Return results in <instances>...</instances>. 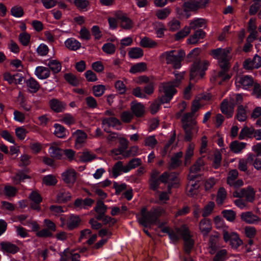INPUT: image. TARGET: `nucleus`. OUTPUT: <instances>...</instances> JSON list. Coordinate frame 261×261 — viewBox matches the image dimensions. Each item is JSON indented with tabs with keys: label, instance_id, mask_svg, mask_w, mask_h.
Masks as SVG:
<instances>
[{
	"label": "nucleus",
	"instance_id": "obj_19",
	"mask_svg": "<svg viewBox=\"0 0 261 261\" xmlns=\"http://www.w3.org/2000/svg\"><path fill=\"white\" fill-rule=\"evenodd\" d=\"M29 198L31 201V207L35 210H40L39 203L42 201V198L40 194L36 191H33L30 195Z\"/></svg>",
	"mask_w": 261,
	"mask_h": 261
},
{
	"label": "nucleus",
	"instance_id": "obj_59",
	"mask_svg": "<svg viewBox=\"0 0 261 261\" xmlns=\"http://www.w3.org/2000/svg\"><path fill=\"white\" fill-rule=\"evenodd\" d=\"M30 177L21 172H18L15 175L12 177V179L15 184H18L23 181L25 179L29 178Z\"/></svg>",
	"mask_w": 261,
	"mask_h": 261
},
{
	"label": "nucleus",
	"instance_id": "obj_40",
	"mask_svg": "<svg viewBox=\"0 0 261 261\" xmlns=\"http://www.w3.org/2000/svg\"><path fill=\"white\" fill-rule=\"evenodd\" d=\"M254 133V129L252 127H244L241 130L239 138L243 140L245 138H251Z\"/></svg>",
	"mask_w": 261,
	"mask_h": 261
},
{
	"label": "nucleus",
	"instance_id": "obj_27",
	"mask_svg": "<svg viewBox=\"0 0 261 261\" xmlns=\"http://www.w3.org/2000/svg\"><path fill=\"white\" fill-rule=\"evenodd\" d=\"M71 194L64 189H61L57 195V201L59 203H65L70 200Z\"/></svg>",
	"mask_w": 261,
	"mask_h": 261
},
{
	"label": "nucleus",
	"instance_id": "obj_51",
	"mask_svg": "<svg viewBox=\"0 0 261 261\" xmlns=\"http://www.w3.org/2000/svg\"><path fill=\"white\" fill-rule=\"evenodd\" d=\"M236 117L239 121L242 122L246 120L247 118L246 111L243 106H239Z\"/></svg>",
	"mask_w": 261,
	"mask_h": 261
},
{
	"label": "nucleus",
	"instance_id": "obj_13",
	"mask_svg": "<svg viewBox=\"0 0 261 261\" xmlns=\"http://www.w3.org/2000/svg\"><path fill=\"white\" fill-rule=\"evenodd\" d=\"M243 67L247 70L259 68L261 67V57L256 54L252 59L249 58L245 60Z\"/></svg>",
	"mask_w": 261,
	"mask_h": 261
},
{
	"label": "nucleus",
	"instance_id": "obj_44",
	"mask_svg": "<svg viewBox=\"0 0 261 261\" xmlns=\"http://www.w3.org/2000/svg\"><path fill=\"white\" fill-rule=\"evenodd\" d=\"M190 179V184L188 186V194L191 196H194L195 195L197 194L198 192V189L199 188V185L196 182L193 181V179L191 180Z\"/></svg>",
	"mask_w": 261,
	"mask_h": 261
},
{
	"label": "nucleus",
	"instance_id": "obj_9",
	"mask_svg": "<svg viewBox=\"0 0 261 261\" xmlns=\"http://www.w3.org/2000/svg\"><path fill=\"white\" fill-rule=\"evenodd\" d=\"M114 16L119 21L121 28L125 30H131L134 27V22L126 14L122 11H118L115 12Z\"/></svg>",
	"mask_w": 261,
	"mask_h": 261
},
{
	"label": "nucleus",
	"instance_id": "obj_60",
	"mask_svg": "<svg viewBox=\"0 0 261 261\" xmlns=\"http://www.w3.org/2000/svg\"><path fill=\"white\" fill-rule=\"evenodd\" d=\"M43 183L47 186H53L57 184V179L53 175L49 174L45 176L43 178Z\"/></svg>",
	"mask_w": 261,
	"mask_h": 261
},
{
	"label": "nucleus",
	"instance_id": "obj_57",
	"mask_svg": "<svg viewBox=\"0 0 261 261\" xmlns=\"http://www.w3.org/2000/svg\"><path fill=\"white\" fill-rule=\"evenodd\" d=\"M54 134L58 138H63L65 136V128L59 124H55Z\"/></svg>",
	"mask_w": 261,
	"mask_h": 261
},
{
	"label": "nucleus",
	"instance_id": "obj_32",
	"mask_svg": "<svg viewBox=\"0 0 261 261\" xmlns=\"http://www.w3.org/2000/svg\"><path fill=\"white\" fill-rule=\"evenodd\" d=\"M246 143L234 141L230 144L229 147L232 152L236 153H239L246 147Z\"/></svg>",
	"mask_w": 261,
	"mask_h": 261
},
{
	"label": "nucleus",
	"instance_id": "obj_18",
	"mask_svg": "<svg viewBox=\"0 0 261 261\" xmlns=\"http://www.w3.org/2000/svg\"><path fill=\"white\" fill-rule=\"evenodd\" d=\"M75 138V145L76 148H80L85 142L87 138V134L83 130L78 129L73 134Z\"/></svg>",
	"mask_w": 261,
	"mask_h": 261
},
{
	"label": "nucleus",
	"instance_id": "obj_6",
	"mask_svg": "<svg viewBox=\"0 0 261 261\" xmlns=\"http://www.w3.org/2000/svg\"><path fill=\"white\" fill-rule=\"evenodd\" d=\"M175 50L165 51L160 55V59L166 64L172 65L175 69H179L181 67V61L185 54L181 50L178 55H175Z\"/></svg>",
	"mask_w": 261,
	"mask_h": 261
},
{
	"label": "nucleus",
	"instance_id": "obj_49",
	"mask_svg": "<svg viewBox=\"0 0 261 261\" xmlns=\"http://www.w3.org/2000/svg\"><path fill=\"white\" fill-rule=\"evenodd\" d=\"M95 158L96 155L88 151H84L80 156V160L83 162H91Z\"/></svg>",
	"mask_w": 261,
	"mask_h": 261
},
{
	"label": "nucleus",
	"instance_id": "obj_2",
	"mask_svg": "<svg viewBox=\"0 0 261 261\" xmlns=\"http://www.w3.org/2000/svg\"><path fill=\"white\" fill-rule=\"evenodd\" d=\"M201 104L199 100H195L192 103L191 112L185 114L182 119V127L185 130V139L187 141H190L194 136V133H197L199 127L197 121L193 118L194 115L200 108Z\"/></svg>",
	"mask_w": 261,
	"mask_h": 261
},
{
	"label": "nucleus",
	"instance_id": "obj_16",
	"mask_svg": "<svg viewBox=\"0 0 261 261\" xmlns=\"http://www.w3.org/2000/svg\"><path fill=\"white\" fill-rule=\"evenodd\" d=\"M241 220L248 224H256L260 221V218L251 212H243L241 215Z\"/></svg>",
	"mask_w": 261,
	"mask_h": 261
},
{
	"label": "nucleus",
	"instance_id": "obj_28",
	"mask_svg": "<svg viewBox=\"0 0 261 261\" xmlns=\"http://www.w3.org/2000/svg\"><path fill=\"white\" fill-rule=\"evenodd\" d=\"M204 165V162L201 158L198 159L193 166L191 168L190 174L189 177L192 179L195 178L194 173H197L202 170Z\"/></svg>",
	"mask_w": 261,
	"mask_h": 261
},
{
	"label": "nucleus",
	"instance_id": "obj_45",
	"mask_svg": "<svg viewBox=\"0 0 261 261\" xmlns=\"http://www.w3.org/2000/svg\"><path fill=\"white\" fill-rule=\"evenodd\" d=\"M11 14L14 17L20 18L24 15L23 8L18 5L12 7L10 10Z\"/></svg>",
	"mask_w": 261,
	"mask_h": 261
},
{
	"label": "nucleus",
	"instance_id": "obj_10",
	"mask_svg": "<svg viewBox=\"0 0 261 261\" xmlns=\"http://www.w3.org/2000/svg\"><path fill=\"white\" fill-rule=\"evenodd\" d=\"M255 192L251 187L238 190L233 192V196L237 198H245L248 202H252L254 199Z\"/></svg>",
	"mask_w": 261,
	"mask_h": 261
},
{
	"label": "nucleus",
	"instance_id": "obj_26",
	"mask_svg": "<svg viewBox=\"0 0 261 261\" xmlns=\"http://www.w3.org/2000/svg\"><path fill=\"white\" fill-rule=\"evenodd\" d=\"M199 227L200 231L204 236H206L212 229V224L208 219H203L199 223Z\"/></svg>",
	"mask_w": 261,
	"mask_h": 261
},
{
	"label": "nucleus",
	"instance_id": "obj_33",
	"mask_svg": "<svg viewBox=\"0 0 261 261\" xmlns=\"http://www.w3.org/2000/svg\"><path fill=\"white\" fill-rule=\"evenodd\" d=\"M73 4L78 10L82 11H87L90 6L89 0H74Z\"/></svg>",
	"mask_w": 261,
	"mask_h": 261
},
{
	"label": "nucleus",
	"instance_id": "obj_29",
	"mask_svg": "<svg viewBox=\"0 0 261 261\" xmlns=\"http://www.w3.org/2000/svg\"><path fill=\"white\" fill-rule=\"evenodd\" d=\"M25 83L28 91L31 93H36L40 88L38 82L33 77L27 80Z\"/></svg>",
	"mask_w": 261,
	"mask_h": 261
},
{
	"label": "nucleus",
	"instance_id": "obj_53",
	"mask_svg": "<svg viewBox=\"0 0 261 261\" xmlns=\"http://www.w3.org/2000/svg\"><path fill=\"white\" fill-rule=\"evenodd\" d=\"M158 144V141L154 136H150L144 140V145L151 149L153 148Z\"/></svg>",
	"mask_w": 261,
	"mask_h": 261
},
{
	"label": "nucleus",
	"instance_id": "obj_56",
	"mask_svg": "<svg viewBox=\"0 0 261 261\" xmlns=\"http://www.w3.org/2000/svg\"><path fill=\"white\" fill-rule=\"evenodd\" d=\"M102 50L108 55H113L115 53L116 46L112 43H107L103 45Z\"/></svg>",
	"mask_w": 261,
	"mask_h": 261
},
{
	"label": "nucleus",
	"instance_id": "obj_23",
	"mask_svg": "<svg viewBox=\"0 0 261 261\" xmlns=\"http://www.w3.org/2000/svg\"><path fill=\"white\" fill-rule=\"evenodd\" d=\"M50 107L54 111L59 113L63 111L66 108V104L57 99H53L49 101Z\"/></svg>",
	"mask_w": 261,
	"mask_h": 261
},
{
	"label": "nucleus",
	"instance_id": "obj_11",
	"mask_svg": "<svg viewBox=\"0 0 261 261\" xmlns=\"http://www.w3.org/2000/svg\"><path fill=\"white\" fill-rule=\"evenodd\" d=\"M223 238L226 242L229 241L231 247L235 249L238 248L243 243L236 232H229L225 229L223 230Z\"/></svg>",
	"mask_w": 261,
	"mask_h": 261
},
{
	"label": "nucleus",
	"instance_id": "obj_50",
	"mask_svg": "<svg viewBox=\"0 0 261 261\" xmlns=\"http://www.w3.org/2000/svg\"><path fill=\"white\" fill-rule=\"evenodd\" d=\"M191 32L190 28L186 26L182 30L178 32L175 35V39L179 40L188 36Z\"/></svg>",
	"mask_w": 261,
	"mask_h": 261
},
{
	"label": "nucleus",
	"instance_id": "obj_5",
	"mask_svg": "<svg viewBox=\"0 0 261 261\" xmlns=\"http://www.w3.org/2000/svg\"><path fill=\"white\" fill-rule=\"evenodd\" d=\"M180 236L182 237L185 242V249L187 253H189L194 244V241L191 238L189 230L185 226H183L181 228H176L175 230H172L169 232V237L173 243H176L180 239Z\"/></svg>",
	"mask_w": 261,
	"mask_h": 261
},
{
	"label": "nucleus",
	"instance_id": "obj_25",
	"mask_svg": "<svg viewBox=\"0 0 261 261\" xmlns=\"http://www.w3.org/2000/svg\"><path fill=\"white\" fill-rule=\"evenodd\" d=\"M94 210L97 213L96 219L99 220H101L107 211V206L102 201L98 200L96 203Z\"/></svg>",
	"mask_w": 261,
	"mask_h": 261
},
{
	"label": "nucleus",
	"instance_id": "obj_31",
	"mask_svg": "<svg viewBox=\"0 0 261 261\" xmlns=\"http://www.w3.org/2000/svg\"><path fill=\"white\" fill-rule=\"evenodd\" d=\"M66 47L71 50H76L81 48V43L73 38L67 39L65 41Z\"/></svg>",
	"mask_w": 261,
	"mask_h": 261
},
{
	"label": "nucleus",
	"instance_id": "obj_39",
	"mask_svg": "<svg viewBox=\"0 0 261 261\" xmlns=\"http://www.w3.org/2000/svg\"><path fill=\"white\" fill-rule=\"evenodd\" d=\"M140 45L145 48H154L157 46V43L152 39L148 38H143L140 42Z\"/></svg>",
	"mask_w": 261,
	"mask_h": 261
},
{
	"label": "nucleus",
	"instance_id": "obj_52",
	"mask_svg": "<svg viewBox=\"0 0 261 261\" xmlns=\"http://www.w3.org/2000/svg\"><path fill=\"white\" fill-rule=\"evenodd\" d=\"M170 13V9L167 7L156 11L155 15L159 19H165L169 15Z\"/></svg>",
	"mask_w": 261,
	"mask_h": 261
},
{
	"label": "nucleus",
	"instance_id": "obj_1",
	"mask_svg": "<svg viewBox=\"0 0 261 261\" xmlns=\"http://www.w3.org/2000/svg\"><path fill=\"white\" fill-rule=\"evenodd\" d=\"M175 80L172 82L162 84L159 87L160 98L159 102L155 101L150 107L152 114L156 113L160 109L161 103H168L170 101L173 96L176 93L175 87L179 85L183 75L181 73H174Z\"/></svg>",
	"mask_w": 261,
	"mask_h": 261
},
{
	"label": "nucleus",
	"instance_id": "obj_48",
	"mask_svg": "<svg viewBox=\"0 0 261 261\" xmlns=\"http://www.w3.org/2000/svg\"><path fill=\"white\" fill-rule=\"evenodd\" d=\"M167 27L169 31L175 32L180 28V22L176 18H173L167 23Z\"/></svg>",
	"mask_w": 261,
	"mask_h": 261
},
{
	"label": "nucleus",
	"instance_id": "obj_35",
	"mask_svg": "<svg viewBox=\"0 0 261 261\" xmlns=\"http://www.w3.org/2000/svg\"><path fill=\"white\" fill-rule=\"evenodd\" d=\"M49 153L52 158L60 159L63 154V151L55 144H52L48 149Z\"/></svg>",
	"mask_w": 261,
	"mask_h": 261
},
{
	"label": "nucleus",
	"instance_id": "obj_46",
	"mask_svg": "<svg viewBox=\"0 0 261 261\" xmlns=\"http://www.w3.org/2000/svg\"><path fill=\"white\" fill-rule=\"evenodd\" d=\"M102 124L103 125L115 127L120 124V121L115 117L104 118L102 120Z\"/></svg>",
	"mask_w": 261,
	"mask_h": 261
},
{
	"label": "nucleus",
	"instance_id": "obj_15",
	"mask_svg": "<svg viewBox=\"0 0 261 261\" xmlns=\"http://www.w3.org/2000/svg\"><path fill=\"white\" fill-rule=\"evenodd\" d=\"M0 246L2 251L11 254H15L19 250L16 245L8 241L2 242Z\"/></svg>",
	"mask_w": 261,
	"mask_h": 261
},
{
	"label": "nucleus",
	"instance_id": "obj_38",
	"mask_svg": "<svg viewBox=\"0 0 261 261\" xmlns=\"http://www.w3.org/2000/svg\"><path fill=\"white\" fill-rule=\"evenodd\" d=\"M80 218L77 216L71 215L67 221V225L69 229H72L78 226L80 222Z\"/></svg>",
	"mask_w": 261,
	"mask_h": 261
},
{
	"label": "nucleus",
	"instance_id": "obj_37",
	"mask_svg": "<svg viewBox=\"0 0 261 261\" xmlns=\"http://www.w3.org/2000/svg\"><path fill=\"white\" fill-rule=\"evenodd\" d=\"M47 66L54 73L59 72L62 68L61 64L59 61L57 60H51L47 63Z\"/></svg>",
	"mask_w": 261,
	"mask_h": 261
},
{
	"label": "nucleus",
	"instance_id": "obj_41",
	"mask_svg": "<svg viewBox=\"0 0 261 261\" xmlns=\"http://www.w3.org/2000/svg\"><path fill=\"white\" fill-rule=\"evenodd\" d=\"M131 109L137 116H141L144 112V107L141 103H132Z\"/></svg>",
	"mask_w": 261,
	"mask_h": 261
},
{
	"label": "nucleus",
	"instance_id": "obj_42",
	"mask_svg": "<svg viewBox=\"0 0 261 261\" xmlns=\"http://www.w3.org/2000/svg\"><path fill=\"white\" fill-rule=\"evenodd\" d=\"M128 56L132 59H137L143 56V51L140 47H133L128 51Z\"/></svg>",
	"mask_w": 261,
	"mask_h": 261
},
{
	"label": "nucleus",
	"instance_id": "obj_22",
	"mask_svg": "<svg viewBox=\"0 0 261 261\" xmlns=\"http://www.w3.org/2000/svg\"><path fill=\"white\" fill-rule=\"evenodd\" d=\"M62 178L66 183L73 185L76 180V172L73 169H69L62 173Z\"/></svg>",
	"mask_w": 261,
	"mask_h": 261
},
{
	"label": "nucleus",
	"instance_id": "obj_47",
	"mask_svg": "<svg viewBox=\"0 0 261 261\" xmlns=\"http://www.w3.org/2000/svg\"><path fill=\"white\" fill-rule=\"evenodd\" d=\"M195 148V144L190 143L187 149L185 155V164H188L190 163L191 158L194 155V150Z\"/></svg>",
	"mask_w": 261,
	"mask_h": 261
},
{
	"label": "nucleus",
	"instance_id": "obj_62",
	"mask_svg": "<svg viewBox=\"0 0 261 261\" xmlns=\"http://www.w3.org/2000/svg\"><path fill=\"white\" fill-rule=\"evenodd\" d=\"M65 79L70 84L77 86L79 84V81L77 77L71 73H66L64 75Z\"/></svg>",
	"mask_w": 261,
	"mask_h": 261
},
{
	"label": "nucleus",
	"instance_id": "obj_54",
	"mask_svg": "<svg viewBox=\"0 0 261 261\" xmlns=\"http://www.w3.org/2000/svg\"><path fill=\"white\" fill-rule=\"evenodd\" d=\"M31 36L26 32L19 35V40L23 46H28L30 42Z\"/></svg>",
	"mask_w": 261,
	"mask_h": 261
},
{
	"label": "nucleus",
	"instance_id": "obj_58",
	"mask_svg": "<svg viewBox=\"0 0 261 261\" xmlns=\"http://www.w3.org/2000/svg\"><path fill=\"white\" fill-rule=\"evenodd\" d=\"M15 132L16 137L21 140H24L28 133V131L23 126L17 127Z\"/></svg>",
	"mask_w": 261,
	"mask_h": 261
},
{
	"label": "nucleus",
	"instance_id": "obj_21",
	"mask_svg": "<svg viewBox=\"0 0 261 261\" xmlns=\"http://www.w3.org/2000/svg\"><path fill=\"white\" fill-rule=\"evenodd\" d=\"M185 1L183 7L186 13V18H188L190 16V11H195L197 9L196 0H184Z\"/></svg>",
	"mask_w": 261,
	"mask_h": 261
},
{
	"label": "nucleus",
	"instance_id": "obj_20",
	"mask_svg": "<svg viewBox=\"0 0 261 261\" xmlns=\"http://www.w3.org/2000/svg\"><path fill=\"white\" fill-rule=\"evenodd\" d=\"M35 74L39 79L44 80L50 76V69L46 67L39 66L35 69Z\"/></svg>",
	"mask_w": 261,
	"mask_h": 261
},
{
	"label": "nucleus",
	"instance_id": "obj_63",
	"mask_svg": "<svg viewBox=\"0 0 261 261\" xmlns=\"http://www.w3.org/2000/svg\"><path fill=\"white\" fill-rule=\"evenodd\" d=\"M92 90L94 95L96 97H99L105 93L106 87L103 85H98L94 86Z\"/></svg>",
	"mask_w": 261,
	"mask_h": 261
},
{
	"label": "nucleus",
	"instance_id": "obj_14",
	"mask_svg": "<svg viewBox=\"0 0 261 261\" xmlns=\"http://www.w3.org/2000/svg\"><path fill=\"white\" fill-rule=\"evenodd\" d=\"M234 105L232 99H231L229 101L226 99H224L221 106L222 113L226 115L227 117H232L234 112Z\"/></svg>",
	"mask_w": 261,
	"mask_h": 261
},
{
	"label": "nucleus",
	"instance_id": "obj_12",
	"mask_svg": "<svg viewBox=\"0 0 261 261\" xmlns=\"http://www.w3.org/2000/svg\"><path fill=\"white\" fill-rule=\"evenodd\" d=\"M235 84L237 87L247 90L253 86V80L249 75H238L236 78Z\"/></svg>",
	"mask_w": 261,
	"mask_h": 261
},
{
	"label": "nucleus",
	"instance_id": "obj_30",
	"mask_svg": "<svg viewBox=\"0 0 261 261\" xmlns=\"http://www.w3.org/2000/svg\"><path fill=\"white\" fill-rule=\"evenodd\" d=\"M254 157L253 154L250 153L247 155L246 159H241L239 163V168L240 170L246 171L247 170V164H253Z\"/></svg>",
	"mask_w": 261,
	"mask_h": 261
},
{
	"label": "nucleus",
	"instance_id": "obj_7",
	"mask_svg": "<svg viewBox=\"0 0 261 261\" xmlns=\"http://www.w3.org/2000/svg\"><path fill=\"white\" fill-rule=\"evenodd\" d=\"M208 63L205 60H196L194 62L190 72L191 79L202 77L207 69Z\"/></svg>",
	"mask_w": 261,
	"mask_h": 261
},
{
	"label": "nucleus",
	"instance_id": "obj_34",
	"mask_svg": "<svg viewBox=\"0 0 261 261\" xmlns=\"http://www.w3.org/2000/svg\"><path fill=\"white\" fill-rule=\"evenodd\" d=\"M69 257L71 258L73 261H79L80 255L78 253H72L69 249H66L61 256V261H66Z\"/></svg>",
	"mask_w": 261,
	"mask_h": 261
},
{
	"label": "nucleus",
	"instance_id": "obj_43",
	"mask_svg": "<svg viewBox=\"0 0 261 261\" xmlns=\"http://www.w3.org/2000/svg\"><path fill=\"white\" fill-rule=\"evenodd\" d=\"M146 69L147 66L146 63L144 62H140L132 66L129 71L132 73H136L143 72L145 71Z\"/></svg>",
	"mask_w": 261,
	"mask_h": 261
},
{
	"label": "nucleus",
	"instance_id": "obj_3",
	"mask_svg": "<svg viewBox=\"0 0 261 261\" xmlns=\"http://www.w3.org/2000/svg\"><path fill=\"white\" fill-rule=\"evenodd\" d=\"M230 51V48H218L213 49L211 53V56L217 60L219 66L223 70L218 73V76L223 81L230 78V76L226 73L228 69L229 62L231 59Z\"/></svg>",
	"mask_w": 261,
	"mask_h": 261
},
{
	"label": "nucleus",
	"instance_id": "obj_17",
	"mask_svg": "<svg viewBox=\"0 0 261 261\" xmlns=\"http://www.w3.org/2000/svg\"><path fill=\"white\" fill-rule=\"evenodd\" d=\"M127 169L126 165H124L121 161H118L114 164L112 168L113 177L116 178L123 173L128 172Z\"/></svg>",
	"mask_w": 261,
	"mask_h": 261
},
{
	"label": "nucleus",
	"instance_id": "obj_61",
	"mask_svg": "<svg viewBox=\"0 0 261 261\" xmlns=\"http://www.w3.org/2000/svg\"><path fill=\"white\" fill-rule=\"evenodd\" d=\"M226 197V191L224 188L219 189L217 196L216 201L218 204H222Z\"/></svg>",
	"mask_w": 261,
	"mask_h": 261
},
{
	"label": "nucleus",
	"instance_id": "obj_64",
	"mask_svg": "<svg viewBox=\"0 0 261 261\" xmlns=\"http://www.w3.org/2000/svg\"><path fill=\"white\" fill-rule=\"evenodd\" d=\"M215 206V203L213 201L209 202L204 207L202 216L204 217L209 216L212 212Z\"/></svg>",
	"mask_w": 261,
	"mask_h": 261
},
{
	"label": "nucleus",
	"instance_id": "obj_24",
	"mask_svg": "<svg viewBox=\"0 0 261 261\" xmlns=\"http://www.w3.org/2000/svg\"><path fill=\"white\" fill-rule=\"evenodd\" d=\"M205 36V34L204 31L202 30H197L187 39V43L196 44L200 39H203Z\"/></svg>",
	"mask_w": 261,
	"mask_h": 261
},
{
	"label": "nucleus",
	"instance_id": "obj_4",
	"mask_svg": "<svg viewBox=\"0 0 261 261\" xmlns=\"http://www.w3.org/2000/svg\"><path fill=\"white\" fill-rule=\"evenodd\" d=\"M165 214V211L162 207H152L150 211L143 207L141 212V217L138 218V221L140 224L147 227L155 223L158 219Z\"/></svg>",
	"mask_w": 261,
	"mask_h": 261
},
{
	"label": "nucleus",
	"instance_id": "obj_8",
	"mask_svg": "<svg viewBox=\"0 0 261 261\" xmlns=\"http://www.w3.org/2000/svg\"><path fill=\"white\" fill-rule=\"evenodd\" d=\"M160 180L163 183L168 184L169 191L171 188L177 187L179 182L177 175L174 172L163 173L160 176Z\"/></svg>",
	"mask_w": 261,
	"mask_h": 261
},
{
	"label": "nucleus",
	"instance_id": "obj_55",
	"mask_svg": "<svg viewBox=\"0 0 261 261\" xmlns=\"http://www.w3.org/2000/svg\"><path fill=\"white\" fill-rule=\"evenodd\" d=\"M141 160L139 158H134L129 161V162L126 164L127 167V170L129 172L132 169H134L141 164Z\"/></svg>",
	"mask_w": 261,
	"mask_h": 261
},
{
	"label": "nucleus",
	"instance_id": "obj_36",
	"mask_svg": "<svg viewBox=\"0 0 261 261\" xmlns=\"http://www.w3.org/2000/svg\"><path fill=\"white\" fill-rule=\"evenodd\" d=\"M205 20L204 19L198 18L192 20L190 22L189 28H190V30L191 29L196 30L200 28L205 27Z\"/></svg>",
	"mask_w": 261,
	"mask_h": 261
}]
</instances>
